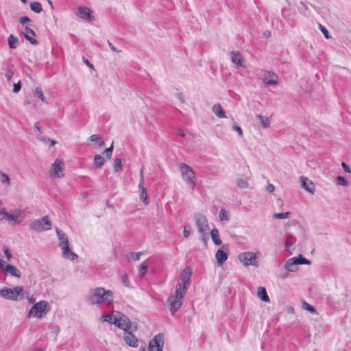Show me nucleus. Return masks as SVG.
Listing matches in <instances>:
<instances>
[{
	"instance_id": "f257e3e1",
	"label": "nucleus",
	"mask_w": 351,
	"mask_h": 351,
	"mask_svg": "<svg viewBox=\"0 0 351 351\" xmlns=\"http://www.w3.org/2000/svg\"><path fill=\"white\" fill-rule=\"evenodd\" d=\"M114 300V294L111 290L103 287H97L90 291L88 301L91 304H111Z\"/></svg>"
},
{
	"instance_id": "f03ea898",
	"label": "nucleus",
	"mask_w": 351,
	"mask_h": 351,
	"mask_svg": "<svg viewBox=\"0 0 351 351\" xmlns=\"http://www.w3.org/2000/svg\"><path fill=\"white\" fill-rule=\"evenodd\" d=\"M185 293L181 289L180 286H176L175 292L168 297L167 302L172 315L181 307Z\"/></svg>"
},
{
	"instance_id": "7ed1b4c3",
	"label": "nucleus",
	"mask_w": 351,
	"mask_h": 351,
	"mask_svg": "<svg viewBox=\"0 0 351 351\" xmlns=\"http://www.w3.org/2000/svg\"><path fill=\"white\" fill-rule=\"evenodd\" d=\"M49 303L45 300H41L36 303L29 311L28 317L41 319L49 311Z\"/></svg>"
},
{
	"instance_id": "20e7f679",
	"label": "nucleus",
	"mask_w": 351,
	"mask_h": 351,
	"mask_svg": "<svg viewBox=\"0 0 351 351\" xmlns=\"http://www.w3.org/2000/svg\"><path fill=\"white\" fill-rule=\"evenodd\" d=\"M179 168L184 180L190 184L191 189H193L196 184L195 173L194 171L185 163H180Z\"/></svg>"
},
{
	"instance_id": "39448f33",
	"label": "nucleus",
	"mask_w": 351,
	"mask_h": 351,
	"mask_svg": "<svg viewBox=\"0 0 351 351\" xmlns=\"http://www.w3.org/2000/svg\"><path fill=\"white\" fill-rule=\"evenodd\" d=\"M260 252L253 253L251 252H243L239 255V260L245 266L252 265L256 267H258V262L256 260L257 255Z\"/></svg>"
},
{
	"instance_id": "423d86ee",
	"label": "nucleus",
	"mask_w": 351,
	"mask_h": 351,
	"mask_svg": "<svg viewBox=\"0 0 351 351\" xmlns=\"http://www.w3.org/2000/svg\"><path fill=\"white\" fill-rule=\"evenodd\" d=\"M30 228L35 231L49 230L51 228V223L48 216H45L40 219L34 221L30 224Z\"/></svg>"
},
{
	"instance_id": "0eeeda50",
	"label": "nucleus",
	"mask_w": 351,
	"mask_h": 351,
	"mask_svg": "<svg viewBox=\"0 0 351 351\" xmlns=\"http://www.w3.org/2000/svg\"><path fill=\"white\" fill-rule=\"evenodd\" d=\"M22 287H16L13 289L5 288L0 290V295L8 300L16 301L19 300V295L23 293Z\"/></svg>"
},
{
	"instance_id": "6e6552de",
	"label": "nucleus",
	"mask_w": 351,
	"mask_h": 351,
	"mask_svg": "<svg viewBox=\"0 0 351 351\" xmlns=\"http://www.w3.org/2000/svg\"><path fill=\"white\" fill-rule=\"evenodd\" d=\"M64 164L63 160L57 158L51 165L50 175L55 178H60L64 176Z\"/></svg>"
},
{
	"instance_id": "1a4fd4ad",
	"label": "nucleus",
	"mask_w": 351,
	"mask_h": 351,
	"mask_svg": "<svg viewBox=\"0 0 351 351\" xmlns=\"http://www.w3.org/2000/svg\"><path fill=\"white\" fill-rule=\"evenodd\" d=\"M12 222L14 225L21 223L25 218V213L21 210H15L13 213H8L5 211L3 219Z\"/></svg>"
},
{
	"instance_id": "9d476101",
	"label": "nucleus",
	"mask_w": 351,
	"mask_h": 351,
	"mask_svg": "<svg viewBox=\"0 0 351 351\" xmlns=\"http://www.w3.org/2000/svg\"><path fill=\"white\" fill-rule=\"evenodd\" d=\"M192 274V269L191 267H185L181 274V282L178 283L177 286H180L181 289L184 292H186L187 287L190 282V279Z\"/></svg>"
},
{
	"instance_id": "9b49d317",
	"label": "nucleus",
	"mask_w": 351,
	"mask_h": 351,
	"mask_svg": "<svg viewBox=\"0 0 351 351\" xmlns=\"http://www.w3.org/2000/svg\"><path fill=\"white\" fill-rule=\"evenodd\" d=\"M164 346V337L162 334H158L149 341V351H162Z\"/></svg>"
},
{
	"instance_id": "f8f14e48",
	"label": "nucleus",
	"mask_w": 351,
	"mask_h": 351,
	"mask_svg": "<svg viewBox=\"0 0 351 351\" xmlns=\"http://www.w3.org/2000/svg\"><path fill=\"white\" fill-rule=\"evenodd\" d=\"M195 221L200 234L208 232L209 230L208 222L206 217L202 214L196 215Z\"/></svg>"
},
{
	"instance_id": "ddd939ff",
	"label": "nucleus",
	"mask_w": 351,
	"mask_h": 351,
	"mask_svg": "<svg viewBox=\"0 0 351 351\" xmlns=\"http://www.w3.org/2000/svg\"><path fill=\"white\" fill-rule=\"evenodd\" d=\"M116 326L126 332L130 330L131 322L126 315L122 313L118 312V319Z\"/></svg>"
},
{
	"instance_id": "4468645a",
	"label": "nucleus",
	"mask_w": 351,
	"mask_h": 351,
	"mask_svg": "<svg viewBox=\"0 0 351 351\" xmlns=\"http://www.w3.org/2000/svg\"><path fill=\"white\" fill-rule=\"evenodd\" d=\"M91 13L92 11L89 8L83 6L79 7L76 11V14L78 17L90 22L95 19Z\"/></svg>"
},
{
	"instance_id": "2eb2a0df",
	"label": "nucleus",
	"mask_w": 351,
	"mask_h": 351,
	"mask_svg": "<svg viewBox=\"0 0 351 351\" xmlns=\"http://www.w3.org/2000/svg\"><path fill=\"white\" fill-rule=\"evenodd\" d=\"M124 341L130 347L136 348L138 345V341L136 336L130 330L125 332Z\"/></svg>"
},
{
	"instance_id": "dca6fc26",
	"label": "nucleus",
	"mask_w": 351,
	"mask_h": 351,
	"mask_svg": "<svg viewBox=\"0 0 351 351\" xmlns=\"http://www.w3.org/2000/svg\"><path fill=\"white\" fill-rule=\"evenodd\" d=\"M1 269H3L4 271L9 273L11 276L20 278L21 277V272L14 265L6 264L5 263H3V265L0 267Z\"/></svg>"
},
{
	"instance_id": "f3484780",
	"label": "nucleus",
	"mask_w": 351,
	"mask_h": 351,
	"mask_svg": "<svg viewBox=\"0 0 351 351\" xmlns=\"http://www.w3.org/2000/svg\"><path fill=\"white\" fill-rule=\"evenodd\" d=\"M300 179L302 188L304 189L306 191L311 193H313L315 191V186L313 183L304 176H301Z\"/></svg>"
},
{
	"instance_id": "a211bd4d",
	"label": "nucleus",
	"mask_w": 351,
	"mask_h": 351,
	"mask_svg": "<svg viewBox=\"0 0 351 351\" xmlns=\"http://www.w3.org/2000/svg\"><path fill=\"white\" fill-rule=\"evenodd\" d=\"M278 77L272 72L267 71L263 77V82L266 85H275L278 84Z\"/></svg>"
},
{
	"instance_id": "6ab92c4d",
	"label": "nucleus",
	"mask_w": 351,
	"mask_h": 351,
	"mask_svg": "<svg viewBox=\"0 0 351 351\" xmlns=\"http://www.w3.org/2000/svg\"><path fill=\"white\" fill-rule=\"evenodd\" d=\"M36 35L35 32L32 29L29 27H25L23 36L24 37L29 41V43L32 45H36L38 44V42L36 39L32 37V36H34Z\"/></svg>"
},
{
	"instance_id": "aec40b11",
	"label": "nucleus",
	"mask_w": 351,
	"mask_h": 351,
	"mask_svg": "<svg viewBox=\"0 0 351 351\" xmlns=\"http://www.w3.org/2000/svg\"><path fill=\"white\" fill-rule=\"evenodd\" d=\"M139 191H140V198L143 201L145 205H147L149 204L148 195L146 189L144 187V180L142 178V180H140L138 184Z\"/></svg>"
},
{
	"instance_id": "412c9836",
	"label": "nucleus",
	"mask_w": 351,
	"mask_h": 351,
	"mask_svg": "<svg viewBox=\"0 0 351 351\" xmlns=\"http://www.w3.org/2000/svg\"><path fill=\"white\" fill-rule=\"evenodd\" d=\"M62 250V256L64 258L74 261L77 258V255L71 251L69 245L61 247Z\"/></svg>"
},
{
	"instance_id": "4be33fe9",
	"label": "nucleus",
	"mask_w": 351,
	"mask_h": 351,
	"mask_svg": "<svg viewBox=\"0 0 351 351\" xmlns=\"http://www.w3.org/2000/svg\"><path fill=\"white\" fill-rule=\"evenodd\" d=\"M56 232L58 237L60 246L61 247L69 245L68 237L65 233L58 228L56 230Z\"/></svg>"
},
{
	"instance_id": "5701e85b",
	"label": "nucleus",
	"mask_w": 351,
	"mask_h": 351,
	"mask_svg": "<svg viewBox=\"0 0 351 351\" xmlns=\"http://www.w3.org/2000/svg\"><path fill=\"white\" fill-rule=\"evenodd\" d=\"M213 112L219 118H226V113L219 104H217L213 106Z\"/></svg>"
},
{
	"instance_id": "b1692460",
	"label": "nucleus",
	"mask_w": 351,
	"mask_h": 351,
	"mask_svg": "<svg viewBox=\"0 0 351 351\" xmlns=\"http://www.w3.org/2000/svg\"><path fill=\"white\" fill-rule=\"evenodd\" d=\"M215 257L217 263L221 265L228 258V254L222 250H218L216 252Z\"/></svg>"
},
{
	"instance_id": "393cba45",
	"label": "nucleus",
	"mask_w": 351,
	"mask_h": 351,
	"mask_svg": "<svg viewBox=\"0 0 351 351\" xmlns=\"http://www.w3.org/2000/svg\"><path fill=\"white\" fill-rule=\"evenodd\" d=\"M230 56L232 63H234L237 66H244L242 64V58L239 52L232 51L230 53Z\"/></svg>"
},
{
	"instance_id": "a878e982",
	"label": "nucleus",
	"mask_w": 351,
	"mask_h": 351,
	"mask_svg": "<svg viewBox=\"0 0 351 351\" xmlns=\"http://www.w3.org/2000/svg\"><path fill=\"white\" fill-rule=\"evenodd\" d=\"M298 264L296 263L295 258H291L289 259L285 263V268L289 271L293 272L297 270Z\"/></svg>"
},
{
	"instance_id": "bb28decb",
	"label": "nucleus",
	"mask_w": 351,
	"mask_h": 351,
	"mask_svg": "<svg viewBox=\"0 0 351 351\" xmlns=\"http://www.w3.org/2000/svg\"><path fill=\"white\" fill-rule=\"evenodd\" d=\"M104 321L107 322L111 324H114L117 326V319H118V312H116L115 314H108L106 315L103 317Z\"/></svg>"
},
{
	"instance_id": "cd10ccee",
	"label": "nucleus",
	"mask_w": 351,
	"mask_h": 351,
	"mask_svg": "<svg viewBox=\"0 0 351 351\" xmlns=\"http://www.w3.org/2000/svg\"><path fill=\"white\" fill-rule=\"evenodd\" d=\"M211 239L216 245H220L221 244V240L219 238V230L217 228L212 229L210 232Z\"/></svg>"
},
{
	"instance_id": "c85d7f7f",
	"label": "nucleus",
	"mask_w": 351,
	"mask_h": 351,
	"mask_svg": "<svg viewBox=\"0 0 351 351\" xmlns=\"http://www.w3.org/2000/svg\"><path fill=\"white\" fill-rule=\"evenodd\" d=\"M258 297L264 302H269V298L267 293V291L264 287H259L257 291Z\"/></svg>"
},
{
	"instance_id": "c756f323",
	"label": "nucleus",
	"mask_w": 351,
	"mask_h": 351,
	"mask_svg": "<svg viewBox=\"0 0 351 351\" xmlns=\"http://www.w3.org/2000/svg\"><path fill=\"white\" fill-rule=\"evenodd\" d=\"M8 45L10 49H16L19 45V39L13 34H10L8 37Z\"/></svg>"
},
{
	"instance_id": "7c9ffc66",
	"label": "nucleus",
	"mask_w": 351,
	"mask_h": 351,
	"mask_svg": "<svg viewBox=\"0 0 351 351\" xmlns=\"http://www.w3.org/2000/svg\"><path fill=\"white\" fill-rule=\"evenodd\" d=\"M1 182L5 186H9L11 184L10 178L5 173L0 171Z\"/></svg>"
},
{
	"instance_id": "2f4dec72",
	"label": "nucleus",
	"mask_w": 351,
	"mask_h": 351,
	"mask_svg": "<svg viewBox=\"0 0 351 351\" xmlns=\"http://www.w3.org/2000/svg\"><path fill=\"white\" fill-rule=\"evenodd\" d=\"M256 118L260 121V123L263 128H267L269 127L270 121L267 117L256 115Z\"/></svg>"
},
{
	"instance_id": "473e14b6",
	"label": "nucleus",
	"mask_w": 351,
	"mask_h": 351,
	"mask_svg": "<svg viewBox=\"0 0 351 351\" xmlns=\"http://www.w3.org/2000/svg\"><path fill=\"white\" fill-rule=\"evenodd\" d=\"M30 8L36 13H40L43 10L42 5L39 2H33L30 4Z\"/></svg>"
},
{
	"instance_id": "72a5a7b5",
	"label": "nucleus",
	"mask_w": 351,
	"mask_h": 351,
	"mask_svg": "<svg viewBox=\"0 0 351 351\" xmlns=\"http://www.w3.org/2000/svg\"><path fill=\"white\" fill-rule=\"evenodd\" d=\"M89 140L93 142H97L99 147L105 145L104 141L97 134H93L90 136Z\"/></svg>"
},
{
	"instance_id": "f704fd0d",
	"label": "nucleus",
	"mask_w": 351,
	"mask_h": 351,
	"mask_svg": "<svg viewBox=\"0 0 351 351\" xmlns=\"http://www.w3.org/2000/svg\"><path fill=\"white\" fill-rule=\"evenodd\" d=\"M149 267V263L147 262L143 263L139 267V275L141 277H143L147 273Z\"/></svg>"
},
{
	"instance_id": "c9c22d12",
	"label": "nucleus",
	"mask_w": 351,
	"mask_h": 351,
	"mask_svg": "<svg viewBox=\"0 0 351 351\" xmlns=\"http://www.w3.org/2000/svg\"><path fill=\"white\" fill-rule=\"evenodd\" d=\"M104 158L100 155H96L94 159V163L95 167L100 168L104 163Z\"/></svg>"
},
{
	"instance_id": "e433bc0d",
	"label": "nucleus",
	"mask_w": 351,
	"mask_h": 351,
	"mask_svg": "<svg viewBox=\"0 0 351 351\" xmlns=\"http://www.w3.org/2000/svg\"><path fill=\"white\" fill-rule=\"evenodd\" d=\"M35 93L43 103L48 104V101H47L46 97L44 96V94L41 88H36L35 90Z\"/></svg>"
},
{
	"instance_id": "4c0bfd02",
	"label": "nucleus",
	"mask_w": 351,
	"mask_h": 351,
	"mask_svg": "<svg viewBox=\"0 0 351 351\" xmlns=\"http://www.w3.org/2000/svg\"><path fill=\"white\" fill-rule=\"evenodd\" d=\"M122 169V163L121 160L119 158H116L114 160V171L115 172H118L121 171Z\"/></svg>"
},
{
	"instance_id": "58836bf2",
	"label": "nucleus",
	"mask_w": 351,
	"mask_h": 351,
	"mask_svg": "<svg viewBox=\"0 0 351 351\" xmlns=\"http://www.w3.org/2000/svg\"><path fill=\"white\" fill-rule=\"evenodd\" d=\"M289 215H290V212L275 213L273 215V217L274 219H287L289 217Z\"/></svg>"
},
{
	"instance_id": "ea45409f",
	"label": "nucleus",
	"mask_w": 351,
	"mask_h": 351,
	"mask_svg": "<svg viewBox=\"0 0 351 351\" xmlns=\"http://www.w3.org/2000/svg\"><path fill=\"white\" fill-rule=\"evenodd\" d=\"M295 258L296 263L298 265H301V264L309 265L311 263V262L308 260L306 259L301 255H300L298 257H295Z\"/></svg>"
},
{
	"instance_id": "a19ab883",
	"label": "nucleus",
	"mask_w": 351,
	"mask_h": 351,
	"mask_svg": "<svg viewBox=\"0 0 351 351\" xmlns=\"http://www.w3.org/2000/svg\"><path fill=\"white\" fill-rule=\"evenodd\" d=\"M237 185L240 189H246L248 187L247 182L243 179H238L237 180Z\"/></svg>"
},
{
	"instance_id": "79ce46f5",
	"label": "nucleus",
	"mask_w": 351,
	"mask_h": 351,
	"mask_svg": "<svg viewBox=\"0 0 351 351\" xmlns=\"http://www.w3.org/2000/svg\"><path fill=\"white\" fill-rule=\"evenodd\" d=\"M337 183L339 185H341V186L348 185V181L343 176H339L337 178Z\"/></svg>"
},
{
	"instance_id": "37998d69",
	"label": "nucleus",
	"mask_w": 351,
	"mask_h": 351,
	"mask_svg": "<svg viewBox=\"0 0 351 351\" xmlns=\"http://www.w3.org/2000/svg\"><path fill=\"white\" fill-rule=\"evenodd\" d=\"M14 71L13 69V66H12L11 67H9L7 69L5 76L8 81H10V80L14 76Z\"/></svg>"
},
{
	"instance_id": "c03bdc74",
	"label": "nucleus",
	"mask_w": 351,
	"mask_h": 351,
	"mask_svg": "<svg viewBox=\"0 0 351 351\" xmlns=\"http://www.w3.org/2000/svg\"><path fill=\"white\" fill-rule=\"evenodd\" d=\"M303 308L305 310H306V311H309V312H311L312 313H316L315 308L312 305H311L310 304H308V303H307L306 302H304V303H303Z\"/></svg>"
},
{
	"instance_id": "a18cd8bd",
	"label": "nucleus",
	"mask_w": 351,
	"mask_h": 351,
	"mask_svg": "<svg viewBox=\"0 0 351 351\" xmlns=\"http://www.w3.org/2000/svg\"><path fill=\"white\" fill-rule=\"evenodd\" d=\"M113 147H114V143L112 142L111 145L108 148L106 149V150L104 151L106 156L108 158H110L112 156Z\"/></svg>"
},
{
	"instance_id": "49530a36",
	"label": "nucleus",
	"mask_w": 351,
	"mask_h": 351,
	"mask_svg": "<svg viewBox=\"0 0 351 351\" xmlns=\"http://www.w3.org/2000/svg\"><path fill=\"white\" fill-rule=\"evenodd\" d=\"M191 229V226H189V225L184 226V230H183V234H184V237L187 238L190 236Z\"/></svg>"
},
{
	"instance_id": "de8ad7c7",
	"label": "nucleus",
	"mask_w": 351,
	"mask_h": 351,
	"mask_svg": "<svg viewBox=\"0 0 351 351\" xmlns=\"http://www.w3.org/2000/svg\"><path fill=\"white\" fill-rule=\"evenodd\" d=\"M121 282L126 286H130L128 276L127 274H123L121 276Z\"/></svg>"
},
{
	"instance_id": "09e8293b",
	"label": "nucleus",
	"mask_w": 351,
	"mask_h": 351,
	"mask_svg": "<svg viewBox=\"0 0 351 351\" xmlns=\"http://www.w3.org/2000/svg\"><path fill=\"white\" fill-rule=\"evenodd\" d=\"M219 219L221 221H226L228 219L227 215L225 213L224 210H221L219 215Z\"/></svg>"
},
{
	"instance_id": "8fccbe9b",
	"label": "nucleus",
	"mask_w": 351,
	"mask_h": 351,
	"mask_svg": "<svg viewBox=\"0 0 351 351\" xmlns=\"http://www.w3.org/2000/svg\"><path fill=\"white\" fill-rule=\"evenodd\" d=\"M232 129L237 132L239 136L243 135V130L239 126L234 125H232Z\"/></svg>"
},
{
	"instance_id": "3c124183",
	"label": "nucleus",
	"mask_w": 351,
	"mask_h": 351,
	"mask_svg": "<svg viewBox=\"0 0 351 351\" xmlns=\"http://www.w3.org/2000/svg\"><path fill=\"white\" fill-rule=\"evenodd\" d=\"M21 88V82L19 81L17 83L14 84V89L13 91L14 93H18Z\"/></svg>"
},
{
	"instance_id": "603ef678",
	"label": "nucleus",
	"mask_w": 351,
	"mask_h": 351,
	"mask_svg": "<svg viewBox=\"0 0 351 351\" xmlns=\"http://www.w3.org/2000/svg\"><path fill=\"white\" fill-rule=\"evenodd\" d=\"M320 30L326 38H329V32L325 27L320 25Z\"/></svg>"
},
{
	"instance_id": "864d4df0",
	"label": "nucleus",
	"mask_w": 351,
	"mask_h": 351,
	"mask_svg": "<svg viewBox=\"0 0 351 351\" xmlns=\"http://www.w3.org/2000/svg\"><path fill=\"white\" fill-rule=\"evenodd\" d=\"M142 254V252H134L132 254V257L133 259L136 261H138L140 259L141 255Z\"/></svg>"
},
{
	"instance_id": "5fc2aeb1",
	"label": "nucleus",
	"mask_w": 351,
	"mask_h": 351,
	"mask_svg": "<svg viewBox=\"0 0 351 351\" xmlns=\"http://www.w3.org/2000/svg\"><path fill=\"white\" fill-rule=\"evenodd\" d=\"M341 165H342L343 168L344 169V170L347 173H351V169L350 168V167L345 162H343Z\"/></svg>"
},
{
	"instance_id": "6e6d98bb",
	"label": "nucleus",
	"mask_w": 351,
	"mask_h": 351,
	"mask_svg": "<svg viewBox=\"0 0 351 351\" xmlns=\"http://www.w3.org/2000/svg\"><path fill=\"white\" fill-rule=\"evenodd\" d=\"M4 253L5 254L7 259L8 261H10L11 259V258L12 257V254H11L10 251L8 249H5Z\"/></svg>"
},
{
	"instance_id": "4d7b16f0",
	"label": "nucleus",
	"mask_w": 351,
	"mask_h": 351,
	"mask_svg": "<svg viewBox=\"0 0 351 351\" xmlns=\"http://www.w3.org/2000/svg\"><path fill=\"white\" fill-rule=\"evenodd\" d=\"M30 21V19L27 16H22L21 19H20V23L24 25V24L26 23V22H29Z\"/></svg>"
},
{
	"instance_id": "13d9d810",
	"label": "nucleus",
	"mask_w": 351,
	"mask_h": 351,
	"mask_svg": "<svg viewBox=\"0 0 351 351\" xmlns=\"http://www.w3.org/2000/svg\"><path fill=\"white\" fill-rule=\"evenodd\" d=\"M44 142L47 143L48 142L49 143V145L50 146H54L56 144V141H54V140H51V139H44L43 140Z\"/></svg>"
},
{
	"instance_id": "bf43d9fd",
	"label": "nucleus",
	"mask_w": 351,
	"mask_h": 351,
	"mask_svg": "<svg viewBox=\"0 0 351 351\" xmlns=\"http://www.w3.org/2000/svg\"><path fill=\"white\" fill-rule=\"evenodd\" d=\"M267 190L269 192H270V193H271V192L274 191V190H275V186H274V184H268V185H267Z\"/></svg>"
},
{
	"instance_id": "052dcab7",
	"label": "nucleus",
	"mask_w": 351,
	"mask_h": 351,
	"mask_svg": "<svg viewBox=\"0 0 351 351\" xmlns=\"http://www.w3.org/2000/svg\"><path fill=\"white\" fill-rule=\"evenodd\" d=\"M108 44L109 45V47H110V49L114 51H116V52H118V53H121V50H118L116 47H114L111 43H110L109 41L108 42Z\"/></svg>"
},
{
	"instance_id": "680f3d73",
	"label": "nucleus",
	"mask_w": 351,
	"mask_h": 351,
	"mask_svg": "<svg viewBox=\"0 0 351 351\" xmlns=\"http://www.w3.org/2000/svg\"><path fill=\"white\" fill-rule=\"evenodd\" d=\"M202 234V239L204 241V243H206L207 240L208 239V233L206 232L204 234Z\"/></svg>"
},
{
	"instance_id": "e2e57ef3",
	"label": "nucleus",
	"mask_w": 351,
	"mask_h": 351,
	"mask_svg": "<svg viewBox=\"0 0 351 351\" xmlns=\"http://www.w3.org/2000/svg\"><path fill=\"white\" fill-rule=\"evenodd\" d=\"M178 134L182 137L185 136V133H184V130L182 129L178 130Z\"/></svg>"
},
{
	"instance_id": "0e129e2a",
	"label": "nucleus",
	"mask_w": 351,
	"mask_h": 351,
	"mask_svg": "<svg viewBox=\"0 0 351 351\" xmlns=\"http://www.w3.org/2000/svg\"><path fill=\"white\" fill-rule=\"evenodd\" d=\"M84 62L89 67L93 68V65L88 60H86L84 58Z\"/></svg>"
},
{
	"instance_id": "69168bd1",
	"label": "nucleus",
	"mask_w": 351,
	"mask_h": 351,
	"mask_svg": "<svg viewBox=\"0 0 351 351\" xmlns=\"http://www.w3.org/2000/svg\"><path fill=\"white\" fill-rule=\"evenodd\" d=\"M291 238H290V237H288L287 239V241H286V248H287V250H289V245L291 244Z\"/></svg>"
},
{
	"instance_id": "338daca9",
	"label": "nucleus",
	"mask_w": 351,
	"mask_h": 351,
	"mask_svg": "<svg viewBox=\"0 0 351 351\" xmlns=\"http://www.w3.org/2000/svg\"><path fill=\"white\" fill-rule=\"evenodd\" d=\"M35 128L37 129V130H38L40 133H41V132H41V128H40V124H39V123H38V122H36V123H35Z\"/></svg>"
},
{
	"instance_id": "774afa93",
	"label": "nucleus",
	"mask_w": 351,
	"mask_h": 351,
	"mask_svg": "<svg viewBox=\"0 0 351 351\" xmlns=\"http://www.w3.org/2000/svg\"><path fill=\"white\" fill-rule=\"evenodd\" d=\"M179 99L182 103L184 101V97L182 95H179Z\"/></svg>"
}]
</instances>
